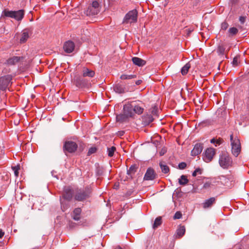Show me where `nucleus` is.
<instances>
[{"label": "nucleus", "mask_w": 249, "mask_h": 249, "mask_svg": "<svg viewBox=\"0 0 249 249\" xmlns=\"http://www.w3.org/2000/svg\"><path fill=\"white\" fill-rule=\"evenodd\" d=\"M25 15V11L23 9L18 11H11L4 9L2 12V16L13 18L18 22H20L23 18Z\"/></svg>", "instance_id": "1"}, {"label": "nucleus", "mask_w": 249, "mask_h": 249, "mask_svg": "<svg viewBox=\"0 0 249 249\" xmlns=\"http://www.w3.org/2000/svg\"><path fill=\"white\" fill-rule=\"evenodd\" d=\"M13 77L10 74L0 77V91L5 92L7 90H9V88L12 84Z\"/></svg>", "instance_id": "2"}, {"label": "nucleus", "mask_w": 249, "mask_h": 249, "mask_svg": "<svg viewBox=\"0 0 249 249\" xmlns=\"http://www.w3.org/2000/svg\"><path fill=\"white\" fill-rule=\"evenodd\" d=\"M91 190L89 187L78 190L75 195L74 199L78 201H82L90 197Z\"/></svg>", "instance_id": "3"}, {"label": "nucleus", "mask_w": 249, "mask_h": 249, "mask_svg": "<svg viewBox=\"0 0 249 249\" xmlns=\"http://www.w3.org/2000/svg\"><path fill=\"white\" fill-rule=\"evenodd\" d=\"M232 160L227 152L222 153L219 156V163L223 169H228L232 165Z\"/></svg>", "instance_id": "4"}, {"label": "nucleus", "mask_w": 249, "mask_h": 249, "mask_svg": "<svg viewBox=\"0 0 249 249\" xmlns=\"http://www.w3.org/2000/svg\"><path fill=\"white\" fill-rule=\"evenodd\" d=\"M230 141L232 153L234 156L237 157L241 150L240 141L237 137H234L232 134L230 135Z\"/></svg>", "instance_id": "5"}, {"label": "nucleus", "mask_w": 249, "mask_h": 249, "mask_svg": "<svg viewBox=\"0 0 249 249\" xmlns=\"http://www.w3.org/2000/svg\"><path fill=\"white\" fill-rule=\"evenodd\" d=\"M138 13L136 9H133L129 11L124 16L123 23L132 24L137 21Z\"/></svg>", "instance_id": "6"}, {"label": "nucleus", "mask_w": 249, "mask_h": 249, "mask_svg": "<svg viewBox=\"0 0 249 249\" xmlns=\"http://www.w3.org/2000/svg\"><path fill=\"white\" fill-rule=\"evenodd\" d=\"M101 7L99 2L94 0L91 4L88 7L85 13L88 16H94L98 14L100 11Z\"/></svg>", "instance_id": "7"}, {"label": "nucleus", "mask_w": 249, "mask_h": 249, "mask_svg": "<svg viewBox=\"0 0 249 249\" xmlns=\"http://www.w3.org/2000/svg\"><path fill=\"white\" fill-rule=\"evenodd\" d=\"M215 154V150L213 148H207L204 153L203 157V160L206 162H209L213 160L214 156Z\"/></svg>", "instance_id": "8"}, {"label": "nucleus", "mask_w": 249, "mask_h": 249, "mask_svg": "<svg viewBox=\"0 0 249 249\" xmlns=\"http://www.w3.org/2000/svg\"><path fill=\"white\" fill-rule=\"evenodd\" d=\"M77 148V144L72 141H67L65 142L64 145V150L69 153L75 152Z\"/></svg>", "instance_id": "9"}, {"label": "nucleus", "mask_w": 249, "mask_h": 249, "mask_svg": "<svg viewBox=\"0 0 249 249\" xmlns=\"http://www.w3.org/2000/svg\"><path fill=\"white\" fill-rule=\"evenodd\" d=\"M134 114H141L143 111L142 103L140 101H133L131 103Z\"/></svg>", "instance_id": "10"}, {"label": "nucleus", "mask_w": 249, "mask_h": 249, "mask_svg": "<svg viewBox=\"0 0 249 249\" xmlns=\"http://www.w3.org/2000/svg\"><path fill=\"white\" fill-rule=\"evenodd\" d=\"M75 48V44L73 42L68 40L65 42L63 45V49L64 51L68 53H72Z\"/></svg>", "instance_id": "11"}, {"label": "nucleus", "mask_w": 249, "mask_h": 249, "mask_svg": "<svg viewBox=\"0 0 249 249\" xmlns=\"http://www.w3.org/2000/svg\"><path fill=\"white\" fill-rule=\"evenodd\" d=\"M22 59V57L14 56L7 59L4 63V64L8 66L15 65Z\"/></svg>", "instance_id": "12"}, {"label": "nucleus", "mask_w": 249, "mask_h": 249, "mask_svg": "<svg viewBox=\"0 0 249 249\" xmlns=\"http://www.w3.org/2000/svg\"><path fill=\"white\" fill-rule=\"evenodd\" d=\"M156 174L152 168H148L144 177V179L146 180H153L156 178Z\"/></svg>", "instance_id": "13"}, {"label": "nucleus", "mask_w": 249, "mask_h": 249, "mask_svg": "<svg viewBox=\"0 0 249 249\" xmlns=\"http://www.w3.org/2000/svg\"><path fill=\"white\" fill-rule=\"evenodd\" d=\"M124 112L129 117H131L134 115V112L131 103L126 104L124 106Z\"/></svg>", "instance_id": "14"}, {"label": "nucleus", "mask_w": 249, "mask_h": 249, "mask_svg": "<svg viewBox=\"0 0 249 249\" xmlns=\"http://www.w3.org/2000/svg\"><path fill=\"white\" fill-rule=\"evenodd\" d=\"M72 190L70 187L65 188L64 190L63 197L68 201H70L72 199Z\"/></svg>", "instance_id": "15"}, {"label": "nucleus", "mask_w": 249, "mask_h": 249, "mask_svg": "<svg viewBox=\"0 0 249 249\" xmlns=\"http://www.w3.org/2000/svg\"><path fill=\"white\" fill-rule=\"evenodd\" d=\"M203 149V145L201 143H196L193 149L191 151V155L193 156H195L200 154Z\"/></svg>", "instance_id": "16"}, {"label": "nucleus", "mask_w": 249, "mask_h": 249, "mask_svg": "<svg viewBox=\"0 0 249 249\" xmlns=\"http://www.w3.org/2000/svg\"><path fill=\"white\" fill-rule=\"evenodd\" d=\"M215 200L216 198L214 197H212L206 200L202 204L203 208L207 209L211 207L215 202Z\"/></svg>", "instance_id": "17"}, {"label": "nucleus", "mask_w": 249, "mask_h": 249, "mask_svg": "<svg viewBox=\"0 0 249 249\" xmlns=\"http://www.w3.org/2000/svg\"><path fill=\"white\" fill-rule=\"evenodd\" d=\"M95 75V72L92 70L84 67L82 70V76L83 77H93Z\"/></svg>", "instance_id": "18"}, {"label": "nucleus", "mask_w": 249, "mask_h": 249, "mask_svg": "<svg viewBox=\"0 0 249 249\" xmlns=\"http://www.w3.org/2000/svg\"><path fill=\"white\" fill-rule=\"evenodd\" d=\"M81 213V209L80 208H75L72 213V218L76 221L80 220Z\"/></svg>", "instance_id": "19"}, {"label": "nucleus", "mask_w": 249, "mask_h": 249, "mask_svg": "<svg viewBox=\"0 0 249 249\" xmlns=\"http://www.w3.org/2000/svg\"><path fill=\"white\" fill-rule=\"evenodd\" d=\"M133 63L139 67L143 66L146 64V61L140 58L134 57L132 58Z\"/></svg>", "instance_id": "20"}, {"label": "nucleus", "mask_w": 249, "mask_h": 249, "mask_svg": "<svg viewBox=\"0 0 249 249\" xmlns=\"http://www.w3.org/2000/svg\"><path fill=\"white\" fill-rule=\"evenodd\" d=\"M153 120V117L151 115H144L142 117L143 124L145 125H148Z\"/></svg>", "instance_id": "21"}, {"label": "nucleus", "mask_w": 249, "mask_h": 249, "mask_svg": "<svg viewBox=\"0 0 249 249\" xmlns=\"http://www.w3.org/2000/svg\"><path fill=\"white\" fill-rule=\"evenodd\" d=\"M185 232V227L184 226H179L176 231L177 238H181Z\"/></svg>", "instance_id": "22"}, {"label": "nucleus", "mask_w": 249, "mask_h": 249, "mask_svg": "<svg viewBox=\"0 0 249 249\" xmlns=\"http://www.w3.org/2000/svg\"><path fill=\"white\" fill-rule=\"evenodd\" d=\"M238 33V30L236 27L229 28L227 32V35L229 37H232L236 36Z\"/></svg>", "instance_id": "23"}, {"label": "nucleus", "mask_w": 249, "mask_h": 249, "mask_svg": "<svg viewBox=\"0 0 249 249\" xmlns=\"http://www.w3.org/2000/svg\"><path fill=\"white\" fill-rule=\"evenodd\" d=\"M128 118L129 117L124 112L123 114L118 115L116 116V120L117 122L123 123L126 121Z\"/></svg>", "instance_id": "24"}, {"label": "nucleus", "mask_w": 249, "mask_h": 249, "mask_svg": "<svg viewBox=\"0 0 249 249\" xmlns=\"http://www.w3.org/2000/svg\"><path fill=\"white\" fill-rule=\"evenodd\" d=\"M160 166L162 172L164 174L168 173L170 171L169 167L165 164V163L164 161H160Z\"/></svg>", "instance_id": "25"}, {"label": "nucleus", "mask_w": 249, "mask_h": 249, "mask_svg": "<svg viewBox=\"0 0 249 249\" xmlns=\"http://www.w3.org/2000/svg\"><path fill=\"white\" fill-rule=\"evenodd\" d=\"M29 36L28 32L26 31V30H25L21 35V37L20 39V42L21 43L25 42L27 39L29 38Z\"/></svg>", "instance_id": "26"}, {"label": "nucleus", "mask_w": 249, "mask_h": 249, "mask_svg": "<svg viewBox=\"0 0 249 249\" xmlns=\"http://www.w3.org/2000/svg\"><path fill=\"white\" fill-rule=\"evenodd\" d=\"M138 169V167L136 164H134L131 165L128 170H127V174L128 175H130L131 176L134 174L135 172L137 171V170Z\"/></svg>", "instance_id": "27"}, {"label": "nucleus", "mask_w": 249, "mask_h": 249, "mask_svg": "<svg viewBox=\"0 0 249 249\" xmlns=\"http://www.w3.org/2000/svg\"><path fill=\"white\" fill-rule=\"evenodd\" d=\"M191 67V65L189 63H186L181 69V74L184 75L187 73L189 69Z\"/></svg>", "instance_id": "28"}, {"label": "nucleus", "mask_w": 249, "mask_h": 249, "mask_svg": "<svg viewBox=\"0 0 249 249\" xmlns=\"http://www.w3.org/2000/svg\"><path fill=\"white\" fill-rule=\"evenodd\" d=\"M114 90L118 93H123L124 92V88L120 85H116L114 87Z\"/></svg>", "instance_id": "29"}, {"label": "nucleus", "mask_w": 249, "mask_h": 249, "mask_svg": "<svg viewBox=\"0 0 249 249\" xmlns=\"http://www.w3.org/2000/svg\"><path fill=\"white\" fill-rule=\"evenodd\" d=\"M162 223V219L160 216L158 217L155 220L154 224L153 225V228L154 229L157 228Z\"/></svg>", "instance_id": "30"}, {"label": "nucleus", "mask_w": 249, "mask_h": 249, "mask_svg": "<svg viewBox=\"0 0 249 249\" xmlns=\"http://www.w3.org/2000/svg\"><path fill=\"white\" fill-rule=\"evenodd\" d=\"M178 182L179 184L181 185H185L188 183V179L185 176L182 175L180 178L178 179Z\"/></svg>", "instance_id": "31"}, {"label": "nucleus", "mask_w": 249, "mask_h": 249, "mask_svg": "<svg viewBox=\"0 0 249 249\" xmlns=\"http://www.w3.org/2000/svg\"><path fill=\"white\" fill-rule=\"evenodd\" d=\"M136 78V75L135 74H122L120 76V78L122 80H125V79H131Z\"/></svg>", "instance_id": "32"}, {"label": "nucleus", "mask_w": 249, "mask_h": 249, "mask_svg": "<svg viewBox=\"0 0 249 249\" xmlns=\"http://www.w3.org/2000/svg\"><path fill=\"white\" fill-rule=\"evenodd\" d=\"M116 147L115 146H112L110 148H107V154L110 157L113 156L114 152L116 151Z\"/></svg>", "instance_id": "33"}, {"label": "nucleus", "mask_w": 249, "mask_h": 249, "mask_svg": "<svg viewBox=\"0 0 249 249\" xmlns=\"http://www.w3.org/2000/svg\"><path fill=\"white\" fill-rule=\"evenodd\" d=\"M213 185L212 182L211 180L207 181L204 183L202 189L208 190Z\"/></svg>", "instance_id": "34"}, {"label": "nucleus", "mask_w": 249, "mask_h": 249, "mask_svg": "<svg viewBox=\"0 0 249 249\" xmlns=\"http://www.w3.org/2000/svg\"><path fill=\"white\" fill-rule=\"evenodd\" d=\"M225 48L223 45H219L217 49V52L219 54L223 55L225 53Z\"/></svg>", "instance_id": "35"}, {"label": "nucleus", "mask_w": 249, "mask_h": 249, "mask_svg": "<svg viewBox=\"0 0 249 249\" xmlns=\"http://www.w3.org/2000/svg\"><path fill=\"white\" fill-rule=\"evenodd\" d=\"M13 170L14 171V174L16 177H18V170L20 169L19 165H17L16 166H14L12 167Z\"/></svg>", "instance_id": "36"}, {"label": "nucleus", "mask_w": 249, "mask_h": 249, "mask_svg": "<svg viewBox=\"0 0 249 249\" xmlns=\"http://www.w3.org/2000/svg\"><path fill=\"white\" fill-rule=\"evenodd\" d=\"M239 58V57L238 56H235L234 57L232 62V64L233 66L236 67V66H238V63H239V62H238Z\"/></svg>", "instance_id": "37"}, {"label": "nucleus", "mask_w": 249, "mask_h": 249, "mask_svg": "<svg viewBox=\"0 0 249 249\" xmlns=\"http://www.w3.org/2000/svg\"><path fill=\"white\" fill-rule=\"evenodd\" d=\"M197 174H200V175H201L202 174V169H200L199 168L196 169L193 173L192 176L193 177H196Z\"/></svg>", "instance_id": "38"}, {"label": "nucleus", "mask_w": 249, "mask_h": 249, "mask_svg": "<svg viewBox=\"0 0 249 249\" xmlns=\"http://www.w3.org/2000/svg\"><path fill=\"white\" fill-rule=\"evenodd\" d=\"M97 151V148L95 147H90L88 151V155H90L92 154L95 153Z\"/></svg>", "instance_id": "39"}, {"label": "nucleus", "mask_w": 249, "mask_h": 249, "mask_svg": "<svg viewBox=\"0 0 249 249\" xmlns=\"http://www.w3.org/2000/svg\"><path fill=\"white\" fill-rule=\"evenodd\" d=\"M229 27V24L226 22H224L221 24V29L226 30Z\"/></svg>", "instance_id": "40"}, {"label": "nucleus", "mask_w": 249, "mask_h": 249, "mask_svg": "<svg viewBox=\"0 0 249 249\" xmlns=\"http://www.w3.org/2000/svg\"><path fill=\"white\" fill-rule=\"evenodd\" d=\"M178 166L179 169H185L186 167L187 164H186V163L185 162H181V163L178 164Z\"/></svg>", "instance_id": "41"}, {"label": "nucleus", "mask_w": 249, "mask_h": 249, "mask_svg": "<svg viewBox=\"0 0 249 249\" xmlns=\"http://www.w3.org/2000/svg\"><path fill=\"white\" fill-rule=\"evenodd\" d=\"M182 216V214L180 212H177L175 213L174 218V219H180Z\"/></svg>", "instance_id": "42"}, {"label": "nucleus", "mask_w": 249, "mask_h": 249, "mask_svg": "<svg viewBox=\"0 0 249 249\" xmlns=\"http://www.w3.org/2000/svg\"><path fill=\"white\" fill-rule=\"evenodd\" d=\"M247 17L246 16H240L239 17V21L241 24H244L246 20Z\"/></svg>", "instance_id": "43"}, {"label": "nucleus", "mask_w": 249, "mask_h": 249, "mask_svg": "<svg viewBox=\"0 0 249 249\" xmlns=\"http://www.w3.org/2000/svg\"><path fill=\"white\" fill-rule=\"evenodd\" d=\"M166 149L165 147H163L160 151L159 154L160 156H162L166 152Z\"/></svg>", "instance_id": "44"}, {"label": "nucleus", "mask_w": 249, "mask_h": 249, "mask_svg": "<svg viewBox=\"0 0 249 249\" xmlns=\"http://www.w3.org/2000/svg\"><path fill=\"white\" fill-rule=\"evenodd\" d=\"M223 142L222 139H218L216 140L215 142V146H217V145H220L221 143H222Z\"/></svg>", "instance_id": "45"}, {"label": "nucleus", "mask_w": 249, "mask_h": 249, "mask_svg": "<svg viewBox=\"0 0 249 249\" xmlns=\"http://www.w3.org/2000/svg\"><path fill=\"white\" fill-rule=\"evenodd\" d=\"M4 234V232L2 230L0 229V238H1Z\"/></svg>", "instance_id": "46"}, {"label": "nucleus", "mask_w": 249, "mask_h": 249, "mask_svg": "<svg viewBox=\"0 0 249 249\" xmlns=\"http://www.w3.org/2000/svg\"><path fill=\"white\" fill-rule=\"evenodd\" d=\"M142 80H138L136 81L135 83H136V85H140L142 83Z\"/></svg>", "instance_id": "47"}, {"label": "nucleus", "mask_w": 249, "mask_h": 249, "mask_svg": "<svg viewBox=\"0 0 249 249\" xmlns=\"http://www.w3.org/2000/svg\"><path fill=\"white\" fill-rule=\"evenodd\" d=\"M152 113L153 114H156V113H157V108H156L155 107L153 108V110L152 111Z\"/></svg>", "instance_id": "48"}, {"label": "nucleus", "mask_w": 249, "mask_h": 249, "mask_svg": "<svg viewBox=\"0 0 249 249\" xmlns=\"http://www.w3.org/2000/svg\"><path fill=\"white\" fill-rule=\"evenodd\" d=\"M215 142H216V140L214 139H212L211 140V143H214V144H215Z\"/></svg>", "instance_id": "49"}, {"label": "nucleus", "mask_w": 249, "mask_h": 249, "mask_svg": "<svg viewBox=\"0 0 249 249\" xmlns=\"http://www.w3.org/2000/svg\"><path fill=\"white\" fill-rule=\"evenodd\" d=\"M76 85L79 86L81 85V84L80 83V79H79L78 80H77L76 81Z\"/></svg>", "instance_id": "50"}, {"label": "nucleus", "mask_w": 249, "mask_h": 249, "mask_svg": "<svg viewBox=\"0 0 249 249\" xmlns=\"http://www.w3.org/2000/svg\"><path fill=\"white\" fill-rule=\"evenodd\" d=\"M9 72V71H7L6 70H5V69L2 71V72L3 73H7V72Z\"/></svg>", "instance_id": "51"}, {"label": "nucleus", "mask_w": 249, "mask_h": 249, "mask_svg": "<svg viewBox=\"0 0 249 249\" xmlns=\"http://www.w3.org/2000/svg\"><path fill=\"white\" fill-rule=\"evenodd\" d=\"M115 249H123L120 247H117Z\"/></svg>", "instance_id": "52"}, {"label": "nucleus", "mask_w": 249, "mask_h": 249, "mask_svg": "<svg viewBox=\"0 0 249 249\" xmlns=\"http://www.w3.org/2000/svg\"><path fill=\"white\" fill-rule=\"evenodd\" d=\"M175 192V193H177L178 192V190L177 189V190H176Z\"/></svg>", "instance_id": "53"}]
</instances>
